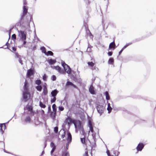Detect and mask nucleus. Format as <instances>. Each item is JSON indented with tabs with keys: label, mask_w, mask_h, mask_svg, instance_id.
<instances>
[{
	"label": "nucleus",
	"mask_w": 156,
	"mask_h": 156,
	"mask_svg": "<svg viewBox=\"0 0 156 156\" xmlns=\"http://www.w3.org/2000/svg\"><path fill=\"white\" fill-rule=\"evenodd\" d=\"M62 65L63 67L65 70L68 74L71 73V70L69 66L66 64L64 62H62Z\"/></svg>",
	"instance_id": "nucleus-1"
},
{
	"label": "nucleus",
	"mask_w": 156,
	"mask_h": 156,
	"mask_svg": "<svg viewBox=\"0 0 156 156\" xmlns=\"http://www.w3.org/2000/svg\"><path fill=\"white\" fill-rule=\"evenodd\" d=\"M23 99L25 100V101H27L30 99V94L29 91H24L23 94Z\"/></svg>",
	"instance_id": "nucleus-2"
},
{
	"label": "nucleus",
	"mask_w": 156,
	"mask_h": 156,
	"mask_svg": "<svg viewBox=\"0 0 156 156\" xmlns=\"http://www.w3.org/2000/svg\"><path fill=\"white\" fill-rule=\"evenodd\" d=\"M97 109L98 112L100 115H101L103 113L105 108L102 105H98L97 107Z\"/></svg>",
	"instance_id": "nucleus-3"
},
{
	"label": "nucleus",
	"mask_w": 156,
	"mask_h": 156,
	"mask_svg": "<svg viewBox=\"0 0 156 156\" xmlns=\"http://www.w3.org/2000/svg\"><path fill=\"white\" fill-rule=\"evenodd\" d=\"M23 14L21 16L20 20H22L23 19L24 16L27 14V12L28 9L27 8V7L25 5L23 6Z\"/></svg>",
	"instance_id": "nucleus-4"
},
{
	"label": "nucleus",
	"mask_w": 156,
	"mask_h": 156,
	"mask_svg": "<svg viewBox=\"0 0 156 156\" xmlns=\"http://www.w3.org/2000/svg\"><path fill=\"white\" fill-rule=\"evenodd\" d=\"M144 147V145L142 143H139L136 147L137 150L136 153H138V151H141Z\"/></svg>",
	"instance_id": "nucleus-5"
},
{
	"label": "nucleus",
	"mask_w": 156,
	"mask_h": 156,
	"mask_svg": "<svg viewBox=\"0 0 156 156\" xmlns=\"http://www.w3.org/2000/svg\"><path fill=\"white\" fill-rule=\"evenodd\" d=\"M6 127L5 123L0 124V133L3 134Z\"/></svg>",
	"instance_id": "nucleus-6"
},
{
	"label": "nucleus",
	"mask_w": 156,
	"mask_h": 156,
	"mask_svg": "<svg viewBox=\"0 0 156 156\" xmlns=\"http://www.w3.org/2000/svg\"><path fill=\"white\" fill-rule=\"evenodd\" d=\"M21 35V39L22 40H26V34L24 31L22 30H20L19 31Z\"/></svg>",
	"instance_id": "nucleus-7"
},
{
	"label": "nucleus",
	"mask_w": 156,
	"mask_h": 156,
	"mask_svg": "<svg viewBox=\"0 0 156 156\" xmlns=\"http://www.w3.org/2000/svg\"><path fill=\"white\" fill-rule=\"evenodd\" d=\"M67 142L68 143H70L72 140V136L71 133L68 132L67 134V137L66 139Z\"/></svg>",
	"instance_id": "nucleus-8"
},
{
	"label": "nucleus",
	"mask_w": 156,
	"mask_h": 156,
	"mask_svg": "<svg viewBox=\"0 0 156 156\" xmlns=\"http://www.w3.org/2000/svg\"><path fill=\"white\" fill-rule=\"evenodd\" d=\"M116 45L115 43V40H114L113 41L110 43L109 46V49H113L114 50L115 48Z\"/></svg>",
	"instance_id": "nucleus-9"
},
{
	"label": "nucleus",
	"mask_w": 156,
	"mask_h": 156,
	"mask_svg": "<svg viewBox=\"0 0 156 156\" xmlns=\"http://www.w3.org/2000/svg\"><path fill=\"white\" fill-rule=\"evenodd\" d=\"M34 71L32 69H28L27 71V77H29L31 75H34Z\"/></svg>",
	"instance_id": "nucleus-10"
},
{
	"label": "nucleus",
	"mask_w": 156,
	"mask_h": 156,
	"mask_svg": "<svg viewBox=\"0 0 156 156\" xmlns=\"http://www.w3.org/2000/svg\"><path fill=\"white\" fill-rule=\"evenodd\" d=\"M43 93L44 95H46L47 94L48 91L47 88L46 86V84L45 83L43 85Z\"/></svg>",
	"instance_id": "nucleus-11"
},
{
	"label": "nucleus",
	"mask_w": 156,
	"mask_h": 156,
	"mask_svg": "<svg viewBox=\"0 0 156 156\" xmlns=\"http://www.w3.org/2000/svg\"><path fill=\"white\" fill-rule=\"evenodd\" d=\"M87 64L89 66H90L91 67V69L92 70H95L96 69V66H94V63L93 62H87Z\"/></svg>",
	"instance_id": "nucleus-12"
},
{
	"label": "nucleus",
	"mask_w": 156,
	"mask_h": 156,
	"mask_svg": "<svg viewBox=\"0 0 156 156\" xmlns=\"http://www.w3.org/2000/svg\"><path fill=\"white\" fill-rule=\"evenodd\" d=\"M32 105V104L30 105H27L25 108H24V109L25 110L26 109L29 112H32L33 108Z\"/></svg>",
	"instance_id": "nucleus-13"
},
{
	"label": "nucleus",
	"mask_w": 156,
	"mask_h": 156,
	"mask_svg": "<svg viewBox=\"0 0 156 156\" xmlns=\"http://www.w3.org/2000/svg\"><path fill=\"white\" fill-rule=\"evenodd\" d=\"M58 92V91L56 89H55L52 90L51 92V96L56 97Z\"/></svg>",
	"instance_id": "nucleus-14"
},
{
	"label": "nucleus",
	"mask_w": 156,
	"mask_h": 156,
	"mask_svg": "<svg viewBox=\"0 0 156 156\" xmlns=\"http://www.w3.org/2000/svg\"><path fill=\"white\" fill-rule=\"evenodd\" d=\"M52 69H55L57 70L60 73H62L61 68L58 66H53V67H52Z\"/></svg>",
	"instance_id": "nucleus-15"
},
{
	"label": "nucleus",
	"mask_w": 156,
	"mask_h": 156,
	"mask_svg": "<svg viewBox=\"0 0 156 156\" xmlns=\"http://www.w3.org/2000/svg\"><path fill=\"white\" fill-rule=\"evenodd\" d=\"M24 91H29L28 83L27 81H26L25 82L24 86Z\"/></svg>",
	"instance_id": "nucleus-16"
},
{
	"label": "nucleus",
	"mask_w": 156,
	"mask_h": 156,
	"mask_svg": "<svg viewBox=\"0 0 156 156\" xmlns=\"http://www.w3.org/2000/svg\"><path fill=\"white\" fill-rule=\"evenodd\" d=\"M89 91L90 93L92 94H95L94 87L92 85L90 86L89 88Z\"/></svg>",
	"instance_id": "nucleus-17"
},
{
	"label": "nucleus",
	"mask_w": 156,
	"mask_h": 156,
	"mask_svg": "<svg viewBox=\"0 0 156 156\" xmlns=\"http://www.w3.org/2000/svg\"><path fill=\"white\" fill-rule=\"evenodd\" d=\"M66 85L67 86L69 85L72 86H73L74 88H77L76 86L70 81H67L66 83Z\"/></svg>",
	"instance_id": "nucleus-18"
},
{
	"label": "nucleus",
	"mask_w": 156,
	"mask_h": 156,
	"mask_svg": "<svg viewBox=\"0 0 156 156\" xmlns=\"http://www.w3.org/2000/svg\"><path fill=\"white\" fill-rule=\"evenodd\" d=\"M56 106L55 104H53L52 106L53 111L54 112V117H55V115L56 114V111H57L56 109Z\"/></svg>",
	"instance_id": "nucleus-19"
},
{
	"label": "nucleus",
	"mask_w": 156,
	"mask_h": 156,
	"mask_svg": "<svg viewBox=\"0 0 156 156\" xmlns=\"http://www.w3.org/2000/svg\"><path fill=\"white\" fill-rule=\"evenodd\" d=\"M66 122L68 124H70L72 122V119L70 117H68L66 120Z\"/></svg>",
	"instance_id": "nucleus-20"
},
{
	"label": "nucleus",
	"mask_w": 156,
	"mask_h": 156,
	"mask_svg": "<svg viewBox=\"0 0 156 156\" xmlns=\"http://www.w3.org/2000/svg\"><path fill=\"white\" fill-rule=\"evenodd\" d=\"M62 156H69V154L66 150L63 151Z\"/></svg>",
	"instance_id": "nucleus-21"
},
{
	"label": "nucleus",
	"mask_w": 156,
	"mask_h": 156,
	"mask_svg": "<svg viewBox=\"0 0 156 156\" xmlns=\"http://www.w3.org/2000/svg\"><path fill=\"white\" fill-rule=\"evenodd\" d=\"M108 108H107V110L108 111V113H110L111 112L112 110V108H111V107L110 106V105L109 103H108Z\"/></svg>",
	"instance_id": "nucleus-22"
},
{
	"label": "nucleus",
	"mask_w": 156,
	"mask_h": 156,
	"mask_svg": "<svg viewBox=\"0 0 156 156\" xmlns=\"http://www.w3.org/2000/svg\"><path fill=\"white\" fill-rule=\"evenodd\" d=\"M25 121L26 122H30L31 121L30 117L29 116L27 117L25 119Z\"/></svg>",
	"instance_id": "nucleus-23"
},
{
	"label": "nucleus",
	"mask_w": 156,
	"mask_h": 156,
	"mask_svg": "<svg viewBox=\"0 0 156 156\" xmlns=\"http://www.w3.org/2000/svg\"><path fill=\"white\" fill-rule=\"evenodd\" d=\"M36 88L37 90L41 91L42 89V87L41 85H39L36 87Z\"/></svg>",
	"instance_id": "nucleus-24"
},
{
	"label": "nucleus",
	"mask_w": 156,
	"mask_h": 156,
	"mask_svg": "<svg viewBox=\"0 0 156 156\" xmlns=\"http://www.w3.org/2000/svg\"><path fill=\"white\" fill-rule=\"evenodd\" d=\"M15 58H18V59L21 58V56L19 55L17 52H15Z\"/></svg>",
	"instance_id": "nucleus-25"
},
{
	"label": "nucleus",
	"mask_w": 156,
	"mask_h": 156,
	"mask_svg": "<svg viewBox=\"0 0 156 156\" xmlns=\"http://www.w3.org/2000/svg\"><path fill=\"white\" fill-rule=\"evenodd\" d=\"M105 94L106 96V99L108 100H109L110 98L108 92L106 91L105 92Z\"/></svg>",
	"instance_id": "nucleus-26"
},
{
	"label": "nucleus",
	"mask_w": 156,
	"mask_h": 156,
	"mask_svg": "<svg viewBox=\"0 0 156 156\" xmlns=\"http://www.w3.org/2000/svg\"><path fill=\"white\" fill-rule=\"evenodd\" d=\"M45 54L47 55H50L52 56L53 55V53L51 51H48V52H46V53H45Z\"/></svg>",
	"instance_id": "nucleus-27"
},
{
	"label": "nucleus",
	"mask_w": 156,
	"mask_h": 156,
	"mask_svg": "<svg viewBox=\"0 0 156 156\" xmlns=\"http://www.w3.org/2000/svg\"><path fill=\"white\" fill-rule=\"evenodd\" d=\"M48 62L50 64H53L56 62V61L55 60L50 59L49 60Z\"/></svg>",
	"instance_id": "nucleus-28"
},
{
	"label": "nucleus",
	"mask_w": 156,
	"mask_h": 156,
	"mask_svg": "<svg viewBox=\"0 0 156 156\" xmlns=\"http://www.w3.org/2000/svg\"><path fill=\"white\" fill-rule=\"evenodd\" d=\"M114 61V59L113 58H109L108 61V63L109 64H112L113 63Z\"/></svg>",
	"instance_id": "nucleus-29"
},
{
	"label": "nucleus",
	"mask_w": 156,
	"mask_h": 156,
	"mask_svg": "<svg viewBox=\"0 0 156 156\" xmlns=\"http://www.w3.org/2000/svg\"><path fill=\"white\" fill-rule=\"evenodd\" d=\"M41 50L42 51V52L45 54L46 53V48L44 47H42L41 48Z\"/></svg>",
	"instance_id": "nucleus-30"
},
{
	"label": "nucleus",
	"mask_w": 156,
	"mask_h": 156,
	"mask_svg": "<svg viewBox=\"0 0 156 156\" xmlns=\"http://www.w3.org/2000/svg\"><path fill=\"white\" fill-rule=\"evenodd\" d=\"M39 105L41 108H44L46 107V105L41 101H40L39 102Z\"/></svg>",
	"instance_id": "nucleus-31"
},
{
	"label": "nucleus",
	"mask_w": 156,
	"mask_h": 156,
	"mask_svg": "<svg viewBox=\"0 0 156 156\" xmlns=\"http://www.w3.org/2000/svg\"><path fill=\"white\" fill-rule=\"evenodd\" d=\"M81 141L82 143V144H86L85 143V138L84 137L83 138H80Z\"/></svg>",
	"instance_id": "nucleus-32"
},
{
	"label": "nucleus",
	"mask_w": 156,
	"mask_h": 156,
	"mask_svg": "<svg viewBox=\"0 0 156 156\" xmlns=\"http://www.w3.org/2000/svg\"><path fill=\"white\" fill-rule=\"evenodd\" d=\"M50 146L52 148L56 149V146L53 142H51L50 144Z\"/></svg>",
	"instance_id": "nucleus-33"
},
{
	"label": "nucleus",
	"mask_w": 156,
	"mask_h": 156,
	"mask_svg": "<svg viewBox=\"0 0 156 156\" xmlns=\"http://www.w3.org/2000/svg\"><path fill=\"white\" fill-rule=\"evenodd\" d=\"M128 46V45H126L125 46H124L122 48V49L119 51V55H120V54L122 53V51H123V50L126 48L127 46Z\"/></svg>",
	"instance_id": "nucleus-34"
},
{
	"label": "nucleus",
	"mask_w": 156,
	"mask_h": 156,
	"mask_svg": "<svg viewBox=\"0 0 156 156\" xmlns=\"http://www.w3.org/2000/svg\"><path fill=\"white\" fill-rule=\"evenodd\" d=\"M53 98H51V103H54L55 102L56 100V97H52Z\"/></svg>",
	"instance_id": "nucleus-35"
},
{
	"label": "nucleus",
	"mask_w": 156,
	"mask_h": 156,
	"mask_svg": "<svg viewBox=\"0 0 156 156\" xmlns=\"http://www.w3.org/2000/svg\"><path fill=\"white\" fill-rule=\"evenodd\" d=\"M41 83V81L40 80H37L35 81V83L38 85H40Z\"/></svg>",
	"instance_id": "nucleus-36"
},
{
	"label": "nucleus",
	"mask_w": 156,
	"mask_h": 156,
	"mask_svg": "<svg viewBox=\"0 0 156 156\" xmlns=\"http://www.w3.org/2000/svg\"><path fill=\"white\" fill-rule=\"evenodd\" d=\"M83 156H89L88 154V151L87 149H86V151L85 154H83Z\"/></svg>",
	"instance_id": "nucleus-37"
},
{
	"label": "nucleus",
	"mask_w": 156,
	"mask_h": 156,
	"mask_svg": "<svg viewBox=\"0 0 156 156\" xmlns=\"http://www.w3.org/2000/svg\"><path fill=\"white\" fill-rule=\"evenodd\" d=\"M89 127H90V131L92 132V133H93L94 131V129H93V126H89Z\"/></svg>",
	"instance_id": "nucleus-38"
},
{
	"label": "nucleus",
	"mask_w": 156,
	"mask_h": 156,
	"mask_svg": "<svg viewBox=\"0 0 156 156\" xmlns=\"http://www.w3.org/2000/svg\"><path fill=\"white\" fill-rule=\"evenodd\" d=\"M58 109L60 111H63L64 110V108L62 106H60L58 107Z\"/></svg>",
	"instance_id": "nucleus-39"
},
{
	"label": "nucleus",
	"mask_w": 156,
	"mask_h": 156,
	"mask_svg": "<svg viewBox=\"0 0 156 156\" xmlns=\"http://www.w3.org/2000/svg\"><path fill=\"white\" fill-rule=\"evenodd\" d=\"M58 127H55L54 129V131L55 133H57L58 132Z\"/></svg>",
	"instance_id": "nucleus-40"
},
{
	"label": "nucleus",
	"mask_w": 156,
	"mask_h": 156,
	"mask_svg": "<svg viewBox=\"0 0 156 156\" xmlns=\"http://www.w3.org/2000/svg\"><path fill=\"white\" fill-rule=\"evenodd\" d=\"M6 45L7 46V48L9 49V48H10V45H9L8 42L6 43Z\"/></svg>",
	"instance_id": "nucleus-41"
},
{
	"label": "nucleus",
	"mask_w": 156,
	"mask_h": 156,
	"mask_svg": "<svg viewBox=\"0 0 156 156\" xmlns=\"http://www.w3.org/2000/svg\"><path fill=\"white\" fill-rule=\"evenodd\" d=\"M43 80L44 81H46V80L47 79V76L46 74H44L43 76Z\"/></svg>",
	"instance_id": "nucleus-42"
},
{
	"label": "nucleus",
	"mask_w": 156,
	"mask_h": 156,
	"mask_svg": "<svg viewBox=\"0 0 156 156\" xmlns=\"http://www.w3.org/2000/svg\"><path fill=\"white\" fill-rule=\"evenodd\" d=\"M65 135H66V132L64 131V132L63 133V134L61 136V138H64L65 137Z\"/></svg>",
	"instance_id": "nucleus-43"
},
{
	"label": "nucleus",
	"mask_w": 156,
	"mask_h": 156,
	"mask_svg": "<svg viewBox=\"0 0 156 156\" xmlns=\"http://www.w3.org/2000/svg\"><path fill=\"white\" fill-rule=\"evenodd\" d=\"M12 38L14 39H16V36L15 34H14L12 35Z\"/></svg>",
	"instance_id": "nucleus-44"
},
{
	"label": "nucleus",
	"mask_w": 156,
	"mask_h": 156,
	"mask_svg": "<svg viewBox=\"0 0 156 156\" xmlns=\"http://www.w3.org/2000/svg\"><path fill=\"white\" fill-rule=\"evenodd\" d=\"M19 62L21 64V65H23V61L21 59V58L19 59Z\"/></svg>",
	"instance_id": "nucleus-45"
},
{
	"label": "nucleus",
	"mask_w": 156,
	"mask_h": 156,
	"mask_svg": "<svg viewBox=\"0 0 156 156\" xmlns=\"http://www.w3.org/2000/svg\"><path fill=\"white\" fill-rule=\"evenodd\" d=\"M52 80L53 81L55 80L56 79V77L55 76V75H53L52 76Z\"/></svg>",
	"instance_id": "nucleus-46"
},
{
	"label": "nucleus",
	"mask_w": 156,
	"mask_h": 156,
	"mask_svg": "<svg viewBox=\"0 0 156 156\" xmlns=\"http://www.w3.org/2000/svg\"><path fill=\"white\" fill-rule=\"evenodd\" d=\"M108 55L111 56L112 54V52L110 51H109L108 53Z\"/></svg>",
	"instance_id": "nucleus-47"
},
{
	"label": "nucleus",
	"mask_w": 156,
	"mask_h": 156,
	"mask_svg": "<svg viewBox=\"0 0 156 156\" xmlns=\"http://www.w3.org/2000/svg\"><path fill=\"white\" fill-rule=\"evenodd\" d=\"M82 131L83 134L84 135H85V133L83 129V128H82Z\"/></svg>",
	"instance_id": "nucleus-48"
},
{
	"label": "nucleus",
	"mask_w": 156,
	"mask_h": 156,
	"mask_svg": "<svg viewBox=\"0 0 156 156\" xmlns=\"http://www.w3.org/2000/svg\"><path fill=\"white\" fill-rule=\"evenodd\" d=\"M89 126H92V122L90 120H89Z\"/></svg>",
	"instance_id": "nucleus-49"
},
{
	"label": "nucleus",
	"mask_w": 156,
	"mask_h": 156,
	"mask_svg": "<svg viewBox=\"0 0 156 156\" xmlns=\"http://www.w3.org/2000/svg\"><path fill=\"white\" fill-rule=\"evenodd\" d=\"M36 48H37V47H36V45H34V46L33 48H32V50H35L36 49Z\"/></svg>",
	"instance_id": "nucleus-50"
},
{
	"label": "nucleus",
	"mask_w": 156,
	"mask_h": 156,
	"mask_svg": "<svg viewBox=\"0 0 156 156\" xmlns=\"http://www.w3.org/2000/svg\"><path fill=\"white\" fill-rule=\"evenodd\" d=\"M54 149V148H52V150H51V154H52V153H53V152L54 151H55V149Z\"/></svg>",
	"instance_id": "nucleus-51"
},
{
	"label": "nucleus",
	"mask_w": 156,
	"mask_h": 156,
	"mask_svg": "<svg viewBox=\"0 0 156 156\" xmlns=\"http://www.w3.org/2000/svg\"><path fill=\"white\" fill-rule=\"evenodd\" d=\"M69 144V143H68V142H67V143L66 144V149H68Z\"/></svg>",
	"instance_id": "nucleus-52"
},
{
	"label": "nucleus",
	"mask_w": 156,
	"mask_h": 156,
	"mask_svg": "<svg viewBox=\"0 0 156 156\" xmlns=\"http://www.w3.org/2000/svg\"><path fill=\"white\" fill-rule=\"evenodd\" d=\"M12 49L14 51H16V48L15 47H12Z\"/></svg>",
	"instance_id": "nucleus-53"
},
{
	"label": "nucleus",
	"mask_w": 156,
	"mask_h": 156,
	"mask_svg": "<svg viewBox=\"0 0 156 156\" xmlns=\"http://www.w3.org/2000/svg\"><path fill=\"white\" fill-rule=\"evenodd\" d=\"M31 112V114L32 115H34V112L32 110V112Z\"/></svg>",
	"instance_id": "nucleus-54"
},
{
	"label": "nucleus",
	"mask_w": 156,
	"mask_h": 156,
	"mask_svg": "<svg viewBox=\"0 0 156 156\" xmlns=\"http://www.w3.org/2000/svg\"><path fill=\"white\" fill-rule=\"evenodd\" d=\"M23 4L24 5H26L27 4V2L26 1H24L23 2Z\"/></svg>",
	"instance_id": "nucleus-55"
},
{
	"label": "nucleus",
	"mask_w": 156,
	"mask_h": 156,
	"mask_svg": "<svg viewBox=\"0 0 156 156\" xmlns=\"http://www.w3.org/2000/svg\"><path fill=\"white\" fill-rule=\"evenodd\" d=\"M25 40H23V44L24 45H25L26 44V41Z\"/></svg>",
	"instance_id": "nucleus-56"
}]
</instances>
